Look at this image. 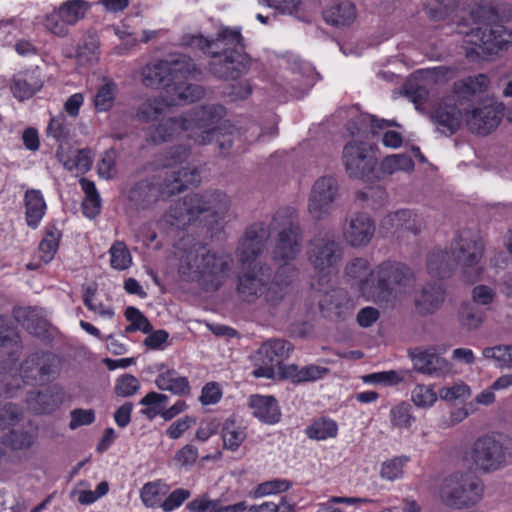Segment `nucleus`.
Segmentation results:
<instances>
[{
	"mask_svg": "<svg viewBox=\"0 0 512 512\" xmlns=\"http://www.w3.org/2000/svg\"><path fill=\"white\" fill-rule=\"evenodd\" d=\"M229 207V197L222 192L187 195L170 207L165 221L178 228L185 227L201 216L207 222H217L224 218Z\"/></svg>",
	"mask_w": 512,
	"mask_h": 512,
	"instance_id": "nucleus-10",
	"label": "nucleus"
},
{
	"mask_svg": "<svg viewBox=\"0 0 512 512\" xmlns=\"http://www.w3.org/2000/svg\"><path fill=\"white\" fill-rule=\"evenodd\" d=\"M389 418L392 427L398 430H408L415 422L412 406L406 401H401L392 406Z\"/></svg>",
	"mask_w": 512,
	"mask_h": 512,
	"instance_id": "nucleus-39",
	"label": "nucleus"
},
{
	"mask_svg": "<svg viewBox=\"0 0 512 512\" xmlns=\"http://www.w3.org/2000/svg\"><path fill=\"white\" fill-rule=\"evenodd\" d=\"M221 105H209L193 110L179 118H169L150 130V138L155 143L172 140L182 133L198 144H207L216 139L220 148L231 145V139L220 140L222 129L216 124L224 116Z\"/></svg>",
	"mask_w": 512,
	"mask_h": 512,
	"instance_id": "nucleus-3",
	"label": "nucleus"
},
{
	"mask_svg": "<svg viewBox=\"0 0 512 512\" xmlns=\"http://www.w3.org/2000/svg\"><path fill=\"white\" fill-rule=\"evenodd\" d=\"M195 71V65L189 57L171 56L169 59L144 67L142 83L146 87L162 85L166 105L181 106L199 100L204 95V90L200 86L185 82Z\"/></svg>",
	"mask_w": 512,
	"mask_h": 512,
	"instance_id": "nucleus-2",
	"label": "nucleus"
},
{
	"mask_svg": "<svg viewBox=\"0 0 512 512\" xmlns=\"http://www.w3.org/2000/svg\"><path fill=\"white\" fill-rule=\"evenodd\" d=\"M89 8L90 5L85 0H67L47 15L45 27L55 35L65 36L68 27L83 19Z\"/></svg>",
	"mask_w": 512,
	"mask_h": 512,
	"instance_id": "nucleus-16",
	"label": "nucleus"
},
{
	"mask_svg": "<svg viewBox=\"0 0 512 512\" xmlns=\"http://www.w3.org/2000/svg\"><path fill=\"white\" fill-rule=\"evenodd\" d=\"M166 105V96L161 95V99H148L138 109L137 116L140 120L149 122L157 119L163 113Z\"/></svg>",
	"mask_w": 512,
	"mask_h": 512,
	"instance_id": "nucleus-56",
	"label": "nucleus"
},
{
	"mask_svg": "<svg viewBox=\"0 0 512 512\" xmlns=\"http://www.w3.org/2000/svg\"><path fill=\"white\" fill-rule=\"evenodd\" d=\"M489 84L490 80L485 74L455 82L453 95L443 99L432 113V119L439 129L443 133L456 132L462 123V99L486 91Z\"/></svg>",
	"mask_w": 512,
	"mask_h": 512,
	"instance_id": "nucleus-11",
	"label": "nucleus"
},
{
	"mask_svg": "<svg viewBox=\"0 0 512 512\" xmlns=\"http://www.w3.org/2000/svg\"><path fill=\"white\" fill-rule=\"evenodd\" d=\"M61 238V233L57 228H49L47 229L43 239L39 244V258L43 263H49L55 256L59 241Z\"/></svg>",
	"mask_w": 512,
	"mask_h": 512,
	"instance_id": "nucleus-50",
	"label": "nucleus"
},
{
	"mask_svg": "<svg viewBox=\"0 0 512 512\" xmlns=\"http://www.w3.org/2000/svg\"><path fill=\"white\" fill-rule=\"evenodd\" d=\"M504 115V106L494 99H486L466 115L468 128L476 134L487 135L497 128Z\"/></svg>",
	"mask_w": 512,
	"mask_h": 512,
	"instance_id": "nucleus-19",
	"label": "nucleus"
},
{
	"mask_svg": "<svg viewBox=\"0 0 512 512\" xmlns=\"http://www.w3.org/2000/svg\"><path fill=\"white\" fill-rule=\"evenodd\" d=\"M109 491V484L102 481L97 485L95 491L90 490V485L86 481H80L71 490L70 496L77 500L82 505H90L96 502L99 498L105 496Z\"/></svg>",
	"mask_w": 512,
	"mask_h": 512,
	"instance_id": "nucleus-35",
	"label": "nucleus"
},
{
	"mask_svg": "<svg viewBox=\"0 0 512 512\" xmlns=\"http://www.w3.org/2000/svg\"><path fill=\"white\" fill-rule=\"evenodd\" d=\"M506 350V344L487 346L482 349L481 356L484 360L497 368H507Z\"/></svg>",
	"mask_w": 512,
	"mask_h": 512,
	"instance_id": "nucleus-59",
	"label": "nucleus"
},
{
	"mask_svg": "<svg viewBox=\"0 0 512 512\" xmlns=\"http://www.w3.org/2000/svg\"><path fill=\"white\" fill-rule=\"evenodd\" d=\"M230 267L231 259L228 255H217L197 244L181 255L178 272L185 281H195L209 291L217 290L224 283Z\"/></svg>",
	"mask_w": 512,
	"mask_h": 512,
	"instance_id": "nucleus-9",
	"label": "nucleus"
},
{
	"mask_svg": "<svg viewBox=\"0 0 512 512\" xmlns=\"http://www.w3.org/2000/svg\"><path fill=\"white\" fill-rule=\"evenodd\" d=\"M77 59L81 64H90L99 58V42L94 34L84 37L77 49Z\"/></svg>",
	"mask_w": 512,
	"mask_h": 512,
	"instance_id": "nucleus-53",
	"label": "nucleus"
},
{
	"mask_svg": "<svg viewBox=\"0 0 512 512\" xmlns=\"http://www.w3.org/2000/svg\"><path fill=\"white\" fill-rule=\"evenodd\" d=\"M261 271L262 268L253 265L249 271L239 276L237 293L241 300L247 303H254L258 298L262 297L265 283Z\"/></svg>",
	"mask_w": 512,
	"mask_h": 512,
	"instance_id": "nucleus-25",
	"label": "nucleus"
},
{
	"mask_svg": "<svg viewBox=\"0 0 512 512\" xmlns=\"http://www.w3.org/2000/svg\"><path fill=\"white\" fill-rule=\"evenodd\" d=\"M140 388L138 379L130 374L123 375L116 380L115 393L121 397L134 395Z\"/></svg>",
	"mask_w": 512,
	"mask_h": 512,
	"instance_id": "nucleus-64",
	"label": "nucleus"
},
{
	"mask_svg": "<svg viewBox=\"0 0 512 512\" xmlns=\"http://www.w3.org/2000/svg\"><path fill=\"white\" fill-rule=\"evenodd\" d=\"M80 184L85 192V198L82 203L83 213L86 217L92 219L99 214L101 209L99 194L92 181L82 178Z\"/></svg>",
	"mask_w": 512,
	"mask_h": 512,
	"instance_id": "nucleus-42",
	"label": "nucleus"
},
{
	"mask_svg": "<svg viewBox=\"0 0 512 512\" xmlns=\"http://www.w3.org/2000/svg\"><path fill=\"white\" fill-rule=\"evenodd\" d=\"M383 124L390 125L385 120L377 121L372 115L355 113L348 130L352 136L367 137L369 133H376V129L381 128Z\"/></svg>",
	"mask_w": 512,
	"mask_h": 512,
	"instance_id": "nucleus-37",
	"label": "nucleus"
},
{
	"mask_svg": "<svg viewBox=\"0 0 512 512\" xmlns=\"http://www.w3.org/2000/svg\"><path fill=\"white\" fill-rule=\"evenodd\" d=\"M116 94L117 85L113 81H106L94 96L95 109L99 112L108 111L113 106Z\"/></svg>",
	"mask_w": 512,
	"mask_h": 512,
	"instance_id": "nucleus-54",
	"label": "nucleus"
},
{
	"mask_svg": "<svg viewBox=\"0 0 512 512\" xmlns=\"http://www.w3.org/2000/svg\"><path fill=\"white\" fill-rule=\"evenodd\" d=\"M223 446L229 451H236L247 438L246 426L234 419H227L222 426Z\"/></svg>",
	"mask_w": 512,
	"mask_h": 512,
	"instance_id": "nucleus-33",
	"label": "nucleus"
},
{
	"mask_svg": "<svg viewBox=\"0 0 512 512\" xmlns=\"http://www.w3.org/2000/svg\"><path fill=\"white\" fill-rule=\"evenodd\" d=\"M37 437L38 434L34 428L11 430L2 437V443L12 450L22 451L31 448L35 444Z\"/></svg>",
	"mask_w": 512,
	"mask_h": 512,
	"instance_id": "nucleus-34",
	"label": "nucleus"
},
{
	"mask_svg": "<svg viewBox=\"0 0 512 512\" xmlns=\"http://www.w3.org/2000/svg\"><path fill=\"white\" fill-rule=\"evenodd\" d=\"M408 371L406 370H388L374 372L363 375L361 380L366 384H374L381 386H396L404 382Z\"/></svg>",
	"mask_w": 512,
	"mask_h": 512,
	"instance_id": "nucleus-40",
	"label": "nucleus"
},
{
	"mask_svg": "<svg viewBox=\"0 0 512 512\" xmlns=\"http://www.w3.org/2000/svg\"><path fill=\"white\" fill-rule=\"evenodd\" d=\"M414 280V272L407 265L384 261L372 269L371 278L363 285L362 296L380 305H394L409 293Z\"/></svg>",
	"mask_w": 512,
	"mask_h": 512,
	"instance_id": "nucleus-8",
	"label": "nucleus"
},
{
	"mask_svg": "<svg viewBox=\"0 0 512 512\" xmlns=\"http://www.w3.org/2000/svg\"><path fill=\"white\" fill-rule=\"evenodd\" d=\"M413 368L428 377L441 378L453 373V365L435 347L414 348L408 352Z\"/></svg>",
	"mask_w": 512,
	"mask_h": 512,
	"instance_id": "nucleus-20",
	"label": "nucleus"
},
{
	"mask_svg": "<svg viewBox=\"0 0 512 512\" xmlns=\"http://www.w3.org/2000/svg\"><path fill=\"white\" fill-rule=\"evenodd\" d=\"M186 509L189 512H245L248 509V503L240 501L224 505L220 499H212L205 493L188 502Z\"/></svg>",
	"mask_w": 512,
	"mask_h": 512,
	"instance_id": "nucleus-27",
	"label": "nucleus"
},
{
	"mask_svg": "<svg viewBox=\"0 0 512 512\" xmlns=\"http://www.w3.org/2000/svg\"><path fill=\"white\" fill-rule=\"evenodd\" d=\"M471 18L480 26L465 35L466 56L470 59H485L497 54L511 42L512 35L503 26L492 24L497 19L493 0H477L470 11Z\"/></svg>",
	"mask_w": 512,
	"mask_h": 512,
	"instance_id": "nucleus-7",
	"label": "nucleus"
},
{
	"mask_svg": "<svg viewBox=\"0 0 512 512\" xmlns=\"http://www.w3.org/2000/svg\"><path fill=\"white\" fill-rule=\"evenodd\" d=\"M445 289L440 283H428L414 298L417 311L422 315L433 314L444 303Z\"/></svg>",
	"mask_w": 512,
	"mask_h": 512,
	"instance_id": "nucleus-26",
	"label": "nucleus"
},
{
	"mask_svg": "<svg viewBox=\"0 0 512 512\" xmlns=\"http://www.w3.org/2000/svg\"><path fill=\"white\" fill-rule=\"evenodd\" d=\"M469 457L477 469L492 472L507 464L510 453L502 436L485 434L473 442Z\"/></svg>",
	"mask_w": 512,
	"mask_h": 512,
	"instance_id": "nucleus-14",
	"label": "nucleus"
},
{
	"mask_svg": "<svg viewBox=\"0 0 512 512\" xmlns=\"http://www.w3.org/2000/svg\"><path fill=\"white\" fill-rule=\"evenodd\" d=\"M375 230V223L368 214L356 212L346 218L342 234L349 245L363 247L371 242Z\"/></svg>",
	"mask_w": 512,
	"mask_h": 512,
	"instance_id": "nucleus-23",
	"label": "nucleus"
},
{
	"mask_svg": "<svg viewBox=\"0 0 512 512\" xmlns=\"http://www.w3.org/2000/svg\"><path fill=\"white\" fill-rule=\"evenodd\" d=\"M307 258L311 266L325 279L340 259L338 245L328 237L316 236L307 245Z\"/></svg>",
	"mask_w": 512,
	"mask_h": 512,
	"instance_id": "nucleus-17",
	"label": "nucleus"
},
{
	"mask_svg": "<svg viewBox=\"0 0 512 512\" xmlns=\"http://www.w3.org/2000/svg\"><path fill=\"white\" fill-rule=\"evenodd\" d=\"M190 495L189 490L177 488L164 497L161 509L164 512H172L178 509L190 497Z\"/></svg>",
	"mask_w": 512,
	"mask_h": 512,
	"instance_id": "nucleus-63",
	"label": "nucleus"
},
{
	"mask_svg": "<svg viewBox=\"0 0 512 512\" xmlns=\"http://www.w3.org/2000/svg\"><path fill=\"white\" fill-rule=\"evenodd\" d=\"M19 350L18 336L8 324L7 319L0 317V395L11 393L20 387V382L43 383L53 372L56 358L51 354L34 355L27 359L19 369L14 368V359L10 357Z\"/></svg>",
	"mask_w": 512,
	"mask_h": 512,
	"instance_id": "nucleus-1",
	"label": "nucleus"
},
{
	"mask_svg": "<svg viewBox=\"0 0 512 512\" xmlns=\"http://www.w3.org/2000/svg\"><path fill=\"white\" fill-rule=\"evenodd\" d=\"M110 266L117 271H124L132 266V255L123 241H115L110 249Z\"/></svg>",
	"mask_w": 512,
	"mask_h": 512,
	"instance_id": "nucleus-47",
	"label": "nucleus"
},
{
	"mask_svg": "<svg viewBox=\"0 0 512 512\" xmlns=\"http://www.w3.org/2000/svg\"><path fill=\"white\" fill-rule=\"evenodd\" d=\"M293 345L283 339H269L261 344L255 353L254 359L259 367L254 370L255 377L273 378L275 370L293 351Z\"/></svg>",
	"mask_w": 512,
	"mask_h": 512,
	"instance_id": "nucleus-15",
	"label": "nucleus"
},
{
	"mask_svg": "<svg viewBox=\"0 0 512 512\" xmlns=\"http://www.w3.org/2000/svg\"><path fill=\"white\" fill-rule=\"evenodd\" d=\"M371 273L368 262L362 258L354 259L346 266L347 277L352 285L358 287L361 294L364 283L371 278Z\"/></svg>",
	"mask_w": 512,
	"mask_h": 512,
	"instance_id": "nucleus-45",
	"label": "nucleus"
},
{
	"mask_svg": "<svg viewBox=\"0 0 512 512\" xmlns=\"http://www.w3.org/2000/svg\"><path fill=\"white\" fill-rule=\"evenodd\" d=\"M305 433L308 438L323 441L328 438H335L338 433V426L335 421L321 418L309 425Z\"/></svg>",
	"mask_w": 512,
	"mask_h": 512,
	"instance_id": "nucleus-43",
	"label": "nucleus"
},
{
	"mask_svg": "<svg viewBox=\"0 0 512 512\" xmlns=\"http://www.w3.org/2000/svg\"><path fill=\"white\" fill-rule=\"evenodd\" d=\"M25 216L28 226L35 229L40 224L46 212V202L40 190L31 189L26 191Z\"/></svg>",
	"mask_w": 512,
	"mask_h": 512,
	"instance_id": "nucleus-31",
	"label": "nucleus"
},
{
	"mask_svg": "<svg viewBox=\"0 0 512 512\" xmlns=\"http://www.w3.org/2000/svg\"><path fill=\"white\" fill-rule=\"evenodd\" d=\"M71 131V126L67 122L64 115H58L51 118L47 128L48 135L57 141H64L68 139Z\"/></svg>",
	"mask_w": 512,
	"mask_h": 512,
	"instance_id": "nucleus-62",
	"label": "nucleus"
},
{
	"mask_svg": "<svg viewBox=\"0 0 512 512\" xmlns=\"http://www.w3.org/2000/svg\"><path fill=\"white\" fill-rule=\"evenodd\" d=\"M313 79L310 76H304L300 73L293 74L286 83V89L293 94V96L300 98L304 96L312 87Z\"/></svg>",
	"mask_w": 512,
	"mask_h": 512,
	"instance_id": "nucleus-60",
	"label": "nucleus"
},
{
	"mask_svg": "<svg viewBox=\"0 0 512 512\" xmlns=\"http://www.w3.org/2000/svg\"><path fill=\"white\" fill-rule=\"evenodd\" d=\"M356 18V7L351 2L333 5L324 11L326 22L335 26L350 25Z\"/></svg>",
	"mask_w": 512,
	"mask_h": 512,
	"instance_id": "nucleus-36",
	"label": "nucleus"
},
{
	"mask_svg": "<svg viewBox=\"0 0 512 512\" xmlns=\"http://www.w3.org/2000/svg\"><path fill=\"white\" fill-rule=\"evenodd\" d=\"M125 317L130 323L126 327V332L141 331L143 333H149L152 330L148 319L135 307H128L125 311Z\"/></svg>",
	"mask_w": 512,
	"mask_h": 512,
	"instance_id": "nucleus-58",
	"label": "nucleus"
},
{
	"mask_svg": "<svg viewBox=\"0 0 512 512\" xmlns=\"http://www.w3.org/2000/svg\"><path fill=\"white\" fill-rule=\"evenodd\" d=\"M453 0H430L425 4V12L429 19L442 21L448 18L454 11Z\"/></svg>",
	"mask_w": 512,
	"mask_h": 512,
	"instance_id": "nucleus-55",
	"label": "nucleus"
},
{
	"mask_svg": "<svg viewBox=\"0 0 512 512\" xmlns=\"http://www.w3.org/2000/svg\"><path fill=\"white\" fill-rule=\"evenodd\" d=\"M61 402L59 390L56 387L46 388L42 392H31L27 398L28 407L35 413H48L58 407Z\"/></svg>",
	"mask_w": 512,
	"mask_h": 512,
	"instance_id": "nucleus-30",
	"label": "nucleus"
},
{
	"mask_svg": "<svg viewBox=\"0 0 512 512\" xmlns=\"http://www.w3.org/2000/svg\"><path fill=\"white\" fill-rule=\"evenodd\" d=\"M188 156V149L184 146L171 148L165 155L157 160V167L171 169L172 179H166L163 184L141 182L130 192V199L136 205L144 208L159 198L168 197L180 192L188 185L200 182L196 168L181 166Z\"/></svg>",
	"mask_w": 512,
	"mask_h": 512,
	"instance_id": "nucleus-6",
	"label": "nucleus"
},
{
	"mask_svg": "<svg viewBox=\"0 0 512 512\" xmlns=\"http://www.w3.org/2000/svg\"><path fill=\"white\" fill-rule=\"evenodd\" d=\"M95 294H96V289L94 287H92V286L85 287L84 293H83V301H84L85 306L90 311L97 313L98 315H100L101 317H103L105 319H112L114 316V311L110 307H107V306L103 305L102 303H98V304L94 303Z\"/></svg>",
	"mask_w": 512,
	"mask_h": 512,
	"instance_id": "nucleus-61",
	"label": "nucleus"
},
{
	"mask_svg": "<svg viewBox=\"0 0 512 512\" xmlns=\"http://www.w3.org/2000/svg\"><path fill=\"white\" fill-rule=\"evenodd\" d=\"M484 255V243L474 231L463 230L453 239L450 251H433L427 260L431 275L444 277L455 265L461 267L464 281L474 283L481 278L483 268L480 261Z\"/></svg>",
	"mask_w": 512,
	"mask_h": 512,
	"instance_id": "nucleus-4",
	"label": "nucleus"
},
{
	"mask_svg": "<svg viewBox=\"0 0 512 512\" xmlns=\"http://www.w3.org/2000/svg\"><path fill=\"white\" fill-rule=\"evenodd\" d=\"M293 486L292 481L285 478H273L255 486L251 492L250 497L259 499L268 496H275L290 490Z\"/></svg>",
	"mask_w": 512,
	"mask_h": 512,
	"instance_id": "nucleus-38",
	"label": "nucleus"
},
{
	"mask_svg": "<svg viewBox=\"0 0 512 512\" xmlns=\"http://www.w3.org/2000/svg\"><path fill=\"white\" fill-rule=\"evenodd\" d=\"M338 190V182L332 176H323L315 181L308 201V212L313 219L320 220L330 214Z\"/></svg>",
	"mask_w": 512,
	"mask_h": 512,
	"instance_id": "nucleus-18",
	"label": "nucleus"
},
{
	"mask_svg": "<svg viewBox=\"0 0 512 512\" xmlns=\"http://www.w3.org/2000/svg\"><path fill=\"white\" fill-rule=\"evenodd\" d=\"M404 216L405 209L387 214L380 221V231L386 236H395L397 239L403 238Z\"/></svg>",
	"mask_w": 512,
	"mask_h": 512,
	"instance_id": "nucleus-52",
	"label": "nucleus"
},
{
	"mask_svg": "<svg viewBox=\"0 0 512 512\" xmlns=\"http://www.w3.org/2000/svg\"><path fill=\"white\" fill-rule=\"evenodd\" d=\"M182 43L210 54L213 58L210 63L211 70L220 78H236L246 69L247 57L241 52L240 28L223 27L215 40H209L200 34H186Z\"/></svg>",
	"mask_w": 512,
	"mask_h": 512,
	"instance_id": "nucleus-5",
	"label": "nucleus"
},
{
	"mask_svg": "<svg viewBox=\"0 0 512 512\" xmlns=\"http://www.w3.org/2000/svg\"><path fill=\"white\" fill-rule=\"evenodd\" d=\"M249 407L253 416L263 423L275 424L280 420V409L272 396L253 395L249 399Z\"/></svg>",
	"mask_w": 512,
	"mask_h": 512,
	"instance_id": "nucleus-28",
	"label": "nucleus"
},
{
	"mask_svg": "<svg viewBox=\"0 0 512 512\" xmlns=\"http://www.w3.org/2000/svg\"><path fill=\"white\" fill-rule=\"evenodd\" d=\"M150 371L156 373L154 383L161 391H168L176 396L190 394L191 386L187 377L181 376L174 368L165 362L154 363Z\"/></svg>",
	"mask_w": 512,
	"mask_h": 512,
	"instance_id": "nucleus-24",
	"label": "nucleus"
},
{
	"mask_svg": "<svg viewBox=\"0 0 512 512\" xmlns=\"http://www.w3.org/2000/svg\"><path fill=\"white\" fill-rule=\"evenodd\" d=\"M270 236L269 228L263 223L252 224L246 230L237 248V258L243 266L253 267L257 256L263 251Z\"/></svg>",
	"mask_w": 512,
	"mask_h": 512,
	"instance_id": "nucleus-21",
	"label": "nucleus"
},
{
	"mask_svg": "<svg viewBox=\"0 0 512 512\" xmlns=\"http://www.w3.org/2000/svg\"><path fill=\"white\" fill-rule=\"evenodd\" d=\"M269 232L277 231V239L272 252L273 260L281 265L280 269L292 267L293 261L301 250L302 230L295 211L290 209L278 211L269 226Z\"/></svg>",
	"mask_w": 512,
	"mask_h": 512,
	"instance_id": "nucleus-12",
	"label": "nucleus"
},
{
	"mask_svg": "<svg viewBox=\"0 0 512 512\" xmlns=\"http://www.w3.org/2000/svg\"><path fill=\"white\" fill-rule=\"evenodd\" d=\"M42 87L40 80L33 75L17 76L11 85L13 95L23 101L32 97Z\"/></svg>",
	"mask_w": 512,
	"mask_h": 512,
	"instance_id": "nucleus-41",
	"label": "nucleus"
},
{
	"mask_svg": "<svg viewBox=\"0 0 512 512\" xmlns=\"http://www.w3.org/2000/svg\"><path fill=\"white\" fill-rule=\"evenodd\" d=\"M60 160L64 167L76 175L87 172L92 165V158L88 150H77L71 152L67 157L61 156Z\"/></svg>",
	"mask_w": 512,
	"mask_h": 512,
	"instance_id": "nucleus-48",
	"label": "nucleus"
},
{
	"mask_svg": "<svg viewBox=\"0 0 512 512\" xmlns=\"http://www.w3.org/2000/svg\"><path fill=\"white\" fill-rule=\"evenodd\" d=\"M414 169V162L407 154H393L385 157L380 170L383 174L392 175L398 172H411Z\"/></svg>",
	"mask_w": 512,
	"mask_h": 512,
	"instance_id": "nucleus-44",
	"label": "nucleus"
},
{
	"mask_svg": "<svg viewBox=\"0 0 512 512\" xmlns=\"http://www.w3.org/2000/svg\"><path fill=\"white\" fill-rule=\"evenodd\" d=\"M169 485L161 479L145 483L140 489V499L147 508H161L164 497L169 493Z\"/></svg>",
	"mask_w": 512,
	"mask_h": 512,
	"instance_id": "nucleus-32",
	"label": "nucleus"
},
{
	"mask_svg": "<svg viewBox=\"0 0 512 512\" xmlns=\"http://www.w3.org/2000/svg\"><path fill=\"white\" fill-rule=\"evenodd\" d=\"M408 462L407 456H398L384 461L380 467V477L391 482L402 478Z\"/></svg>",
	"mask_w": 512,
	"mask_h": 512,
	"instance_id": "nucleus-51",
	"label": "nucleus"
},
{
	"mask_svg": "<svg viewBox=\"0 0 512 512\" xmlns=\"http://www.w3.org/2000/svg\"><path fill=\"white\" fill-rule=\"evenodd\" d=\"M438 400V394L432 384H416L411 390V401L420 409H429Z\"/></svg>",
	"mask_w": 512,
	"mask_h": 512,
	"instance_id": "nucleus-49",
	"label": "nucleus"
},
{
	"mask_svg": "<svg viewBox=\"0 0 512 512\" xmlns=\"http://www.w3.org/2000/svg\"><path fill=\"white\" fill-rule=\"evenodd\" d=\"M461 327L469 332L478 330L485 321V314L477 311L470 303L461 304L458 312Z\"/></svg>",
	"mask_w": 512,
	"mask_h": 512,
	"instance_id": "nucleus-46",
	"label": "nucleus"
},
{
	"mask_svg": "<svg viewBox=\"0 0 512 512\" xmlns=\"http://www.w3.org/2000/svg\"><path fill=\"white\" fill-rule=\"evenodd\" d=\"M294 274V267L279 269L274 280L267 287L264 286V300L271 306L278 305L283 300Z\"/></svg>",
	"mask_w": 512,
	"mask_h": 512,
	"instance_id": "nucleus-29",
	"label": "nucleus"
},
{
	"mask_svg": "<svg viewBox=\"0 0 512 512\" xmlns=\"http://www.w3.org/2000/svg\"><path fill=\"white\" fill-rule=\"evenodd\" d=\"M343 164L350 177L364 178L374 167L375 161L364 142L351 141L343 149Z\"/></svg>",
	"mask_w": 512,
	"mask_h": 512,
	"instance_id": "nucleus-22",
	"label": "nucleus"
},
{
	"mask_svg": "<svg viewBox=\"0 0 512 512\" xmlns=\"http://www.w3.org/2000/svg\"><path fill=\"white\" fill-rule=\"evenodd\" d=\"M472 394L470 386L462 381L454 383L451 386L442 387L439 390L440 399L447 402H455L458 400H466Z\"/></svg>",
	"mask_w": 512,
	"mask_h": 512,
	"instance_id": "nucleus-57",
	"label": "nucleus"
},
{
	"mask_svg": "<svg viewBox=\"0 0 512 512\" xmlns=\"http://www.w3.org/2000/svg\"><path fill=\"white\" fill-rule=\"evenodd\" d=\"M483 488L471 474L455 472L445 477L438 489L440 500L447 506L466 508L480 501Z\"/></svg>",
	"mask_w": 512,
	"mask_h": 512,
	"instance_id": "nucleus-13",
	"label": "nucleus"
}]
</instances>
